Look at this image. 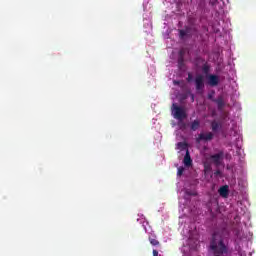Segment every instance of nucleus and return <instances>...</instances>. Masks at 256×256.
<instances>
[{"label":"nucleus","mask_w":256,"mask_h":256,"mask_svg":"<svg viewBox=\"0 0 256 256\" xmlns=\"http://www.w3.org/2000/svg\"><path fill=\"white\" fill-rule=\"evenodd\" d=\"M225 157V153L223 151H220L216 154H213L210 156V161L215 165L216 167H221L223 165V159Z\"/></svg>","instance_id":"3"},{"label":"nucleus","mask_w":256,"mask_h":256,"mask_svg":"<svg viewBox=\"0 0 256 256\" xmlns=\"http://www.w3.org/2000/svg\"><path fill=\"white\" fill-rule=\"evenodd\" d=\"M172 115L174 119H178V121H183V119H187V112L185 108L178 106L177 104H172Z\"/></svg>","instance_id":"2"},{"label":"nucleus","mask_w":256,"mask_h":256,"mask_svg":"<svg viewBox=\"0 0 256 256\" xmlns=\"http://www.w3.org/2000/svg\"><path fill=\"white\" fill-rule=\"evenodd\" d=\"M195 61L197 65L202 63V72L204 73V75H209V71H211V66L209 65V63H207V61H205V59L202 57H197Z\"/></svg>","instance_id":"5"},{"label":"nucleus","mask_w":256,"mask_h":256,"mask_svg":"<svg viewBox=\"0 0 256 256\" xmlns=\"http://www.w3.org/2000/svg\"><path fill=\"white\" fill-rule=\"evenodd\" d=\"M199 127H201V121H199L197 119L192 121L190 124L191 131H197L199 129Z\"/></svg>","instance_id":"10"},{"label":"nucleus","mask_w":256,"mask_h":256,"mask_svg":"<svg viewBox=\"0 0 256 256\" xmlns=\"http://www.w3.org/2000/svg\"><path fill=\"white\" fill-rule=\"evenodd\" d=\"M208 84L211 87H217V85H219V76H217L215 74H210L208 76Z\"/></svg>","instance_id":"7"},{"label":"nucleus","mask_w":256,"mask_h":256,"mask_svg":"<svg viewBox=\"0 0 256 256\" xmlns=\"http://www.w3.org/2000/svg\"><path fill=\"white\" fill-rule=\"evenodd\" d=\"M194 83L196 91H198V93H201L203 89H205V76H203L202 74H198L195 77Z\"/></svg>","instance_id":"4"},{"label":"nucleus","mask_w":256,"mask_h":256,"mask_svg":"<svg viewBox=\"0 0 256 256\" xmlns=\"http://www.w3.org/2000/svg\"><path fill=\"white\" fill-rule=\"evenodd\" d=\"M215 103H217L218 109L221 111L225 107V101L223 100V97H219L218 99L214 100Z\"/></svg>","instance_id":"11"},{"label":"nucleus","mask_w":256,"mask_h":256,"mask_svg":"<svg viewBox=\"0 0 256 256\" xmlns=\"http://www.w3.org/2000/svg\"><path fill=\"white\" fill-rule=\"evenodd\" d=\"M194 99H195V96L192 95V101H194Z\"/></svg>","instance_id":"23"},{"label":"nucleus","mask_w":256,"mask_h":256,"mask_svg":"<svg viewBox=\"0 0 256 256\" xmlns=\"http://www.w3.org/2000/svg\"><path fill=\"white\" fill-rule=\"evenodd\" d=\"M185 65V59L183 58V54H180L178 58V67H183Z\"/></svg>","instance_id":"15"},{"label":"nucleus","mask_w":256,"mask_h":256,"mask_svg":"<svg viewBox=\"0 0 256 256\" xmlns=\"http://www.w3.org/2000/svg\"><path fill=\"white\" fill-rule=\"evenodd\" d=\"M184 171H185V168L179 167V168H178V172H177L178 177H181V175H183V172H184Z\"/></svg>","instance_id":"17"},{"label":"nucleus","mask_w":256,"mask_h":256,"mask_svg":"<svg viewBox=\"0 0 256 256\" xmlns=\"http://www.w3.org/2000/svg\"><path fill=\"white\" fill-rule=\"evenodd\" d=\"M211 127H212V131L215 133V132L219 131V129H221V124H219L216 121H213L211 123Z\"/></svg>","instance_id":"12"},{"label":"nucleus","mask_w":256,"mask_h":256,"mask_svg":"<svg viewBox=\"0 0 256 256\" xmlns=\"http://www.w3.org/2000/svg\"><path fill=\"white\" fill-rule=\"evenodd\" d=\"M173 83H174V85H179L181 82L174 80Z\"/></svg>","instance_id":"22"},{"label":"nucleus","mask_w":256,"mask_h":256,"mask_svg":"<svg viewBox=\"0 0 256 256\" xmlns=\"http://www.w3.org/2000/svg\"><path fill=\"white\" fill-rule=\"evenodd\" d=\"M153 256H159V252L157 250H153Z\"/></svg>","instance_id":"20"},{"label":"nucleus","mask_w":256,"mask_h":256,"mask_svg":"<svg viewBox=\"0 0 256 256\" xmlns=\"http://www.w3.org/2000/svg\"><path fill=\"white\" fill-rule=\"evenodd\" d=\"M179 35H180L181 39H183V37H185L187 35V32L185 30H179Z\"/></svg>","instance_id":"18"},{"label":"nucleus","mask_w":256,"mask_h":256,"mask_svg":"<svg viewBox=\"0 0 256 256\" xmlns=\"http://www.w3.org/2000/svg\"><path fill=\"white\" fill-rule=\"evenodd\" d=\"M214 175H215V177H221V175H222L221 170H216L214 172Z\"/></svg>","instance_id":"19"},{"label":"nucleus","mask_w":256,"mask_h":256,"mask_svg":"<svg viewBox=\"0 0 256 256\" xmlns=\"http://www.w3.org/2000/svg\"><path fill=\"white\" fill-rule=\"evenodd\" d=\"M185 127H186V124H185V123H182V124L180 125V129H185Z\"/></svg>","instance_id":"21"},{"label":"nucleus","mask_w":256,"mask_h":256,"mask_svg":"<svg viewBox=\"0 0 256 256\" xmlns=\"http://www.w3.org/2000/svg\"><path fill=\"white\" fill-rule=\"evenodd\" d=\"M186 81L188 83H191V81H193V74L191 72L188 73V77L186 78Z\"/></svg>","instance_id":"16"},{"label":"nucleus","mask_w":256,"mask_h":256,"mask_svg":"<svg viewBox=\"0 0 256 256\" xmlns=\"http://www.w3.org/2000/svg\"><path fill=\"white\" fill-rule=\"evenodd\" d=\"M177 148L180 149L181 151H185V149H186V151H189L187 149V143H185V142H178Z\"/></svg>","instance_id":"14"},{"label":"nucleus","mask_w":256,"mask_h":256,"mask_svg":"<svg viewBox=\"0 0 256 256\" xmlns=\"http://www.w3.org/2000/svg\"><path fill=\"white\" fill-rule=\"evenodd\" d=\"M210 250L213 256L229 255V244L225 242L223 237H217L216 234H213L210 241Z\"/></svg>","instance_id":"1"},{"label":"nucleus","mask_w":256,"mask_h":256,"mask_svg":"<svg viewBox=\"0 0 256 256\" xmlns=\"http://www.w3.org/2000/svg\"><path fill=\"white\" fill-rule=\"evenodd\" d=\"M197 143H201V141H213V134L212 132L208 133H200L196 138Z\"/></svg>","instance_id":"6"},{"label":"nucleus","mask_w":256,"mask_h":256,"mask_svg":"<svg viewBox=\"0 0 256 256\" xmlns=\"http://www.w3.org/2000/svg\"><path fill=\"white\" fill-rule=\"evenodd\" d=\"M218 193L220 197H224V199H227V197H229V186L228 185L221 186L218 190Z\"/></svg>","instance_id":"8"},{"label":"nucleus","mask_w":256,"mask_h":256,"mask_svg":"<svg viewBox=\"0 0 256 256\" xmlns=\"http://www.w3.org/2000/svg\"><path fill=\"white\" fill-rule=\"evenodd\" d=\"M149 241H150V245H153V247H159V245H161L159 240H157L156 238L149 237Z\"/></svg>","instance_id":"13"},{"label":"nucleus","mask_w":256,"mask_h":256,"mask_svg":"<svg viewBox=\"0 0 256 256\" xmlns=\"http://www.w3.org/2000/svg\"><path fill=\"white\" fill-rule=\"evenodd\" d=\"M193 160L191 159V154H189V150H186V154L184 156V165L186 167H191Z\"/></svg>","instance_id":"9"}]
</instances>
